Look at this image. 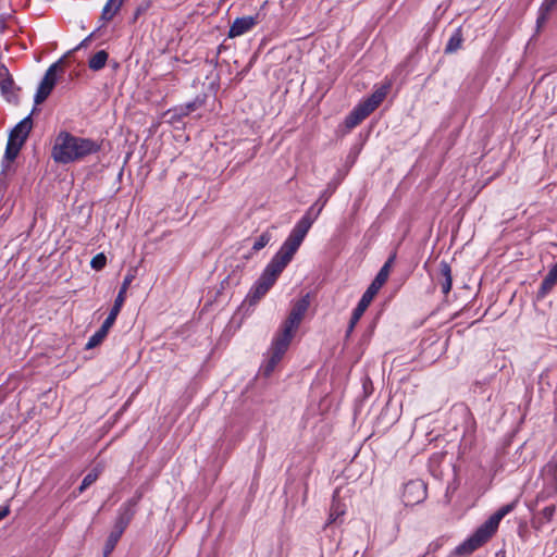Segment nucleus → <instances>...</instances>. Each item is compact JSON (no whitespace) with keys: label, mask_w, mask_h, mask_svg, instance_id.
<instances>
[{"label":"nucleus","mask_w":557,"mask_h":557,"mask_svg":"<svg viewBox=\"0 0 557 557\" xmlns=\"http://www.w3.org/2000/svg\"><path fill=\"white\" fill-rule=\"evenodd\" d=\"M101 144L87 137H79L70 132H60L51 149V158L60 164H69L84 160L99 152Z\"/></svg>","instance_id":"1"},{"label":"nucleus","mask_w":557,"mask_h":557,"mask_svg":"<svg viewBox=\"0 0 557 557\" xmlns=\"http://www.w3.org/2000/svg\"><path fill=\"white\" fill-rule=\"evenodd\" d=\"M298 238L285 240L281 246L280 250L275 253L264 271L251 287L248 298L250 304L258 302L274 285L280 274L292 261L294 255L297 251Z\"/></svg>","instance_id":"2"},{"label":"nucleus","mask_w":557,"mask_h":557,"mask_svg":"<svg viewBox=\"0 0 557 557\" xmlns=\"http://www.w3.org/2000/svg\"><path fill=\"white\" fill-rule=\"evenodd\" d=\"M396 259V253H393L386 262L383 264V267L380 269L379 273L376 274L375 278L372 281L370 286L367 288V290L363 293L361 299L359 300L357 307L355 308L350 322L347 330V335H349L358 321L361 319L364 311L370 306L371 301L375 297V295L379 293L381 287L386 283L391 269L394 264V261Z\"/></svg>","instance_id":"3"},{"label":"nucleus","mask_w":557,"mask_h":557,"mask_svg":"<svg viewBox=\"0 0 557 557\" xmlns=\"http://www.w3.org/2000/svg\"><path fill=\"white\" fill-rule=\"evenodd\" d=\"M295 332L296 331L282 325L281 331L273 338L272 345L269 349V357L263 366L264 375L268 376L273 372L276 364L281 361L288 349Z\"/></svg>","instance_id":"4"},{"label":"nucleus","mask_w":557,"mask_h":557,"mask_svg":"<svg viewBox=\"0 0 557 557\" xmlns=\"http://www.w3.org/2000/svg\"><path fill=\"white\" fill-rule=\"evenodd\" d=\"M295 332L296 331L282 325L281 331L273 338L272 345L269 349V357L263 366L264 375L268 376L273 372L276 364L281 361L288 349Z\"/></svg>","instance_id":"5"},{"label":"nucleus","mask_w":557,"mask_h":557,"mask_svg":"<svg viewBox=\"0 0 557 557\" xmlns=\"http://www.w3.org/2000/svg\"><path fill=\"white\" fill-rule=\"evenodd\" d=\"M498 525L488 518L476 531L456 548V554L468 555L486 543L497 531Z\"/></svg>","instance_id":"6"},{"label":"nucleus","mask_w":557,"mask_h":557,"mask_svg":"<svg viewBox=\"0 0 557 557\" xmlns=\"http://www.w3.org/2000/svg\"><path fill=\"white\" fill-rule=\"evenodd\" d=\"M498 525L488 518L476 531L456 548V554L468 555L486 543L497 531Z\"/></svg>","instance_id":"7"},{"label":"nucleus","mask_w":557,"mask_h":557,"mask_svg":"<svg viewBox=\"0 0 557 557\" xmlns=\"http://www.w3.org/2000/svg\"><path fill=\"white\" fill-rule=\"evenodd\" d=\"M324 207V202L319 205V202L313 203L305 213V215L296 223L290 234L286 238V240L298 238L297 249L300 247L304 242L307 233L311 228L313 222L320 215Z\"/></svg>","instance_id":"8"},{"label":"nucleus","mask_w":557,"mask_h":557,"mask_svg":"<svg viewBox=\"0 0 557 557\" xmlns=\"http://www.w3.org/2000/svg\"><path fill=\"white\" fill-rule=\"evenodd\" d=\"M59 67V63H53L46 71L45 76L41 79L35 94L34 101L36 104L42 103L51 94L57 83V72Z\"/></svg>","instance_id":"9"},{"label":"nucleus","mask_w":557,"mask_h":557,"mask_svg":"<svg viewBox=\"0 0 557 557\" xmlns=\"http://www.w3.org/2000/svg\"><path fill=\"white\" fill-rule=\"evenodd\" d=\"M426 497V485L421 480H412L405 484L403 502L406 506H413Z\"/></svg>","instance_id":"10"},{"label":"nucleus","mask_w":557,"mask_h":557,"mask_svg":"<svg viewBox=\"0 0 557 557\" xmlns=\"http://www.w3.org/2000/svg\"><path fill=\"white\" fill-rule=\"evenodd\" d=\"M310 306V299L309 295H305L301 299L297 300L287 317V319L284 321L283 325L297 331L298 326L300 325L308 308Z\"/></svg>","instance_id":"11"},{"label":"nucleus","mask_w":557,"mask_h":557,"mask_svg":"<svg viewBox=\"0 0 557 557\" xmlns=\"http://www.w3.org/2000/svg\"><path fill=\"white\" fill-rule=\"evenodd\" d=\"M258 23V15L237 17L230 27L228 37L235 38L249 32Z\"/></svg>","instance_id":"12"},{"label":"nucleus","mask_w":557,"mask_h":557,"mask_svg":"<svg viewBox=\"0 0 557 557\" xmlns=\"http://www.w3.org/2000/svg\"><path fill=\"white\" fill-rule=\"evenodd\" d=\"M33 128L32 116L27 115L21 122H18L9 135V140L24 145L30 131Z\"/></svg>","instance_id":"13"},{"label":"nucleus","mask_w":557,"mask_h":557,"mask_svg":"<svg viewBox=\"0 0 557 557\" xmlns=\"http://www.w3.org/2000/svg\"><path fill=\"white\" fill-rule=\"evenodd\" d=\"M133 278H134V275H132V274H128L124 277L122 286H121L119 294L114 300V305L111 308L109 315L107 317V319L109 321H111L113 323L115 322L116 317L119 315V313L124 305V301L126 298V292H127L131 283L133 282Z\"/></svg>","instance_id":"14"},{"label":"nucleus","mask_w":557,"mask_h":557,"mask_svg":"<svg viewBox=\"0 0 557 557\" xmlns=\"http://www.w3.org/2000/svg\"><path fill=\"white\" fill-rule=\"evenodd\" d=\"M135 505L136 500H129L120 508V515L116 519L113 530L114 532L119 533L120 535L123 534L124 530L126 529V527L128 525L129 521L134 516Z\"/></svg>","instance_id":"15"},{"label":"nucleus","mask_w":557,"mask_h":557,"mask_svg":"<svg viewBox=\"0 0 557 557\" xmlns=\"http://www.w3.org/2000/svg\"><path fill=\"white\" fill-rule=\"evenodd\" d=\"M389 89V85H383L376 88L372 95L363 100L361 103L368 108V110L372 113L385 99Z\"/></svg>","instance_id":"16"},{"label":"nucleus","mask_w":557,"mask_h":557,"mask_svg":"<svg viewBox=\"0 0 557 557\" xmlns=\"http://www.w3.org/2000/svg\"><path fill=\"white\" fill-rule=\"evenodd\" d=\"M371 112L361 102L349 113L346 117L345 124L348 128L356 127L360 124Z\"/></svg>","instance_id":"17"},{"label":"nucleus","mask_w":557,"mask_h":557,"mask_svg":"<svg viewBox=\"0 0 557 557\" xmlns=\"http://www.w3.org/2000/svg\"><path fill=\"white\" fill-rule=\"evenodd\" d=\"M113 324V322L106 319L100 329L92 336L89 337L86 344V349H91L98 346L106 338L109 330L112 327Z\"/></svg>","instance_id":"18"},{"label":"nucleus","mask_w":557,"mask_h":557,"mask_svg":"<svg viewBox=\"0 0 557 557\" xmlns=\"http://www.w3.org/2000/svg\"><path fill=\"white\" fill-rule=\"evenodd\" d=\"M338 496L339 491L336 490L333 494V502L329 515V523L335 522L346 511V506L339 500Z\"/></svg>","instance_id":"19"},{"label":"nucleus","mask_w":557,"mask_h":557,"mask_svg":"<svg viewBox=\"0 0 557 557\" xmlns=\"http://www.w3.org/2000/svg\"><path fill=\"white\" fill-rule=\"evenodd\" d=\"M124 0H108L101 12V21L110 22L120 11Z\"/></svg>","instance_id":"20"},{"label":"nucleus","mask_w":557,"mask_h":557,"mask_svg":"<svg viewBox=\"0 0 557 557\" xmlns=\"http://www.w3.org/2000/svg\"><path fill=\"white\" fill-rule=\"evenodd\" d=\"M557 284V262L552 267L546 276L544 277L541 287L540 295L544 297L552 288Z\"/></svg>","instance_id":"21"},{"label":"nucleus","mask_w":557,"mask_h":557,"mask_svg":"<svg viewBox=\"0 0 557 557\" xmlns=\"http://www.w3.org/2000/svg\"><path fill=\"white\" fill-rule=\"evenodd\" d=\"M440 270L443 277V281L441 282L442 292L443 294L447 295L453 286L451 268L447 262L442 261L440 264Z\"/></svg>","instance_id":"22"},{"label":"nucleus","mask_w":557,"mask_h":557,"mask_svg":"<svg viewBox=\"0 0 557 557\" xmlns=\"http://www.w3.org/2000/svg\"><path fill=\"white\" fill-rule=\"evenodd\" d=\"M108 59V52L106 50H99L89 58L88 66L91 71H100L106 66Z\"/></svg>","instance_id":"23"},{"label":"nucleus","mask_w":557,"mask_h":557,"mask_svg":"<svg viewBox=\"0 0 557 557\" xmlns=\"http://www.w3.org/2000/svg\"><path fill=\"white\" fill-rule=\"evenodd\" d=\"M462 40L463 39H462L461 30L456 29L455 33L450 36V38L446 45L445 52L446 53L456 52L461 47Z\"/></svg>","instance_id":"24"},{"label":"nucleus","mask_w":557,"mask_h":557,"mask_svg":"<svg viewBox=\"0 0 557 557\" xmlns=\"http://www.w3.org/2000/svg\"><path fill=\"white\" fill-rule=\"evenodd\" d=\"M518 504V498L515 499L513 502L500 507L494 515H492L490 518L497 524L499 525V522L502 521V519L508 515L509 512H511L516 506Z\"/></svg>","instance_id":"25"},{"label":"nucleus","mask_w":557,"mask_h":557,"mask_svg":"<svg viewBox=\"0 0 557 557\" xmlns=\"http://www.w3.org/2000/svg\"><path fill=\"white\" fill-rule=\"evenodd\" d=\"M101 473V469L95 468L89 473L85 475L82 481V484L78 488L79 493L84 492L87 487H89L92 483H95L98 476Z\"/></svg>","instance_id":"26"},{"label":"nucleus","mask_w":557,"mask_h":557,"mask_svg":"<svg viewBox=\"0 0 557 557\" xmlns=\"http://www.w3.org/2000/svg\"><path fill=\"white\" fill-rule=\"evenodd\" d=\"M22 146L23 145H20L17 143H14V141H11L8 139L5 154H4L5 159L8 161H13L17 157Z\"/></svg>","instance_id":"27"},{"label":"nucleus","mask_w":557,"mask_h":557,"mask_svg":"<svg viewBox=\"0 0 557 557\" xmlns=\"http://www.w3.org/2000/svg\"><path fill=\"white\" fill-rule=\"evenodd\" d=\"M121 536L122 535H120L119 533H116L114 531H112L110 533V535L107 539L106 545H104V550H103L104 556H108L109 554H111V552L114 549V547Z\"/></svg>","instance_id":"28"},{"label":"nucleus","mask_w":557,"mask_h":557,"mask_svg":"<svg viewBox=\"0 0 557 557\" xmlns=\"http://www.w3.org/2000/svg\"><path fill=\"white\" fill-rule=\"evenodd\" d=\"M271 240V234L265 232L263 234H261L257 239L256 242L253 243L252 245V249L255 251H259L261 250L263 247H265L269 242Z\"/></svg>","instance_id":"29"},{"label":"nucleus","mask_w":557,"mask_h":557,"mask_svg":"<svg viewBox=\"0 0 557 557\" xmlns=\"http://www.w3.org/2000/svg\"><path fill=\"white\" fill-rule=\"evenodd\" d=\"M107 263V257L103 253L96 255L90 262V265L95 270H101Z\"/></svg>","instance_id":"30"},{"label":"nucleus","mask_w":557,"mask_h":557,"mask_svg":"<svg viewBox=\"0 0 557 557\" xmlns=\"http://www.w3.org/2000/svg\"><path fill=\"white\" fill-rule=\"evenodd\" d=\"M554 513H555V506H547V507L543 508L542 511L540 512L542 519L545 522H549L553 519Z\"/></svg>","instance_id":"31"},{"label":"nucleus","mask_w":557,"mask_h":557,"mask_svg":"<svg viewBox=\"0 0 557 557\" xmlns=\"http://www.w3.org/2000/svg\"><path fill=\"white\" fill-rule=\"evenodd\" d=\"M556 5L557 0H544L540 9L543 10L544 12L549 13L552 10L555 9Z\"/></svg>","instance_id":"32"},{"label":"nucleus","mask_w":557,"mask_h":557,"mask_svg":"<svg viewBox=\"0 0 557 557\" xmlns=\"http://www.w3.org/2000/svg\"><path fill=\"white\" fill-rule=\"evenodd\" d=\"M548 14L549 13L544 12L541 9L539 10V15H537V18H536L537 28L542 27L545 24V22L547 21Z\"/></svg>","instance_id":"33"},{"label":"nucleus","mask_w":557,"mask_h":557,"mask_svg":"<svg viewBox=\"0 0 557 557\" xmlns=\"http://www.w3.org/2000/svg\"><path fill=\"white\" fill-rule=\"evenodd\" d=\"M10 513V506L4 505L0 507V520L4 519Z\"/></svg>","instance_id":"34"},{"label":"nucleus","mask_w":557,"mask_h":557,"mask_svg":"<svg viewBox=\"0 0 557 557\" xmlns=\"http://www.w3.org/2000/svg\"><path fill=\"white\" fill-rule=\"evenodd\" d=\"M87 40H88V38H86L84 41H82V42H81V45H79L76 49L81 48L82 46H85V42H86Z\"/></svg>","instance_id":"35"}]
</instances>
